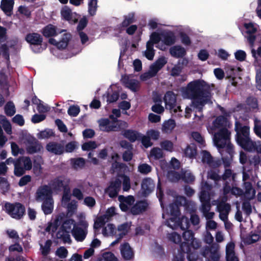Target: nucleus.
Instances as JSON below:
<instances>
[{
	"label": "nucleus",
	"instance_id": "f257e3e1",
	"mask_svg": "<svg viewBox=\"0 0 261 261\" xmlns=\"http://www.w3.org/2000/svg\"><path fill=\"white\" fill-rule=\"evenodd\" d=\"M229 122L224 115H220L216 119L209 123L207 127L209 133L213 135V142L222 156L224 152L228 154L226 158L231 159L233 152V147L229 142V136L227 127Z\"/></svg>",
	"mask_w": 261,
	"mask_h": 261
},
{
	"label": "nucleus",
	"instance_id": "f03ea898",
	"mask_svg": "<svg viewBox=\"0 0 261 261\" xmlns=\"http://www.w3.org/2000/svg\"><path fill=\"white\" fill-rule=\"evenodd\" d=\"M181 92L184 98L193 100V103L199 109V112L211 96L209 86L204 81L201 80L190 82L186 87L182 88Z\"/></svg>",
	"mask_w": 261,
	"mask_h": 261
},
{
	"label": "nucleus",
	"instance_id": "7ed1b4c3",
	"mask_svg": "<svg viewBox=\"0 0 261 261\" xmlns=\"http://www.w3.org/2000/svg\"><path fill=\"white\" fill-rule=\"evenodd\" d=\"M170 215V219L167 221V225L172 229H175L177 227L180 226L182 230L188 228L189 226V222L187 218L182 217L180 221L177 218L179 215V210L178 205L175 204H170L169 207L164 211L163 213V218L166 219L168 216Z\"/></svg>",
	"mask_w": 261,
	"mask_h": 261
},
{
	"label": "nucleus",
	"instance_id": "20e7f679",
	"mask_svg": "<svg viewBox=\"0 0 261 261\" xmlns=\"http://www.w3.org/2000/svg\"><path fill=\"white\" fill-rule=\"evenodd\" d=\"M119 116L110 115L109 118L101 119L98 120L100 130L105 132L117 131L125 128L127 126V123L118 120Z\"/></svg>",
	"mask_w": 261,
	"mask_h": 261
},
{
	"label": "nucleus",
	"instance_id": "39448f33",
	"mask_svg": "<svg viewBox=\"0 0 261 261\" xmlns=\"http://www.w3.org/2000/svg\"><path fill=\"white\" fill-rule=\"evenodd\" d=\"M214 194L211 186L206 182L204 184L202 182L199 198L202 203L201 211L203 214L210 211L211 204H210V201Z\"/></svg>",
	"mask_w": 261,
	"mask_h": 261
},
{
	"label": "nucleus",
	"instance_id": "423d86ee",
	"mask_svg": "<svg viewBox=\"0 0 261 261\" xmlns=\"http://www.w3.org/2000/svg\"><path fill=\"white\" fill-rule=\"evenodd\" d=\"M76 225L73 219H67L64 221L57 232L56 237L61 239L64 243L70 244L71 242L70 233Z\"/></svg>",
	"mask_w": 261,
	"mask_h": 261
},
{
	"label": "nucleus",
	"instance_id": "0eeeda50",
	"mask_svg": "<svg viewBox=\"0 0 261 261\" xmlns=\"http://www.w3.org/2000/svg\"><path fill=\"white\" fill-rule=\"evenodd\" d=\"M258 110V101L255 97L247 98L245 103H239L232 110V112H244V113L257 112Z\"/></svg>",
	"mask_w": 261,
	"mask_h": 261
},
{
	"label": "nucleus",
	"instance_id": "6e6552de",
	"mask_svg": "<svg viewBox=\"0 0 261 261\" xmlns=\"http://www.w3.org/2000/svg\"><path fill=\"white\" fill-rule=\"evenodd\" d=\"M25 40L30 45H33L32 50L35 53H40L46 48L47 44H45L44 48L41 46L43 39L42 36L37 33L28 34L25 37Z\"/></svg>",
	"mask_w": 261,
	"mask_h": 261
},
{
	"label": "nucleus",
	"instance_id": "1a4fd4ad",
	"mask_svg": "<svg viewBox=\"0 0 261 261\" xmlns=\"http://www.w3.org/2000/svg\"><path fill=\"white\" fill-rule=\"evenodd\" d=\"M32 168V163L30 158L22 156L16 160L14 163V173L17 176H20L25 170H30Z\"/></svg>",
	"mask_w": 261,
	"mask_h": 261
},
{
	"label": "nucleus",
	"instance_id": "9d476101",
	"mask_svg": "<svg viewBox=\"0 0 261 261\" xmlns=\"http://www.w3.org/2000/svg\"><path fill=\"white\" fill-rule=\"evenodd\" d=\"M5 210L12 218L19 219L24 214L25 207L21 203H6L5 205Z\"/></svg>",
	"mask_w": 261,
	"mask_h": 261
},
{
	"label": "nucleus",
	"instance_id": "9b49d317",
	"mask_svg": "<svg viewBox=\"0 0 261 261\" xmlns=\"http://www.w3.org/2000/svg\"><path fill=\"white\" fill-rule=\"evenodd\" d=\"M164 101L166 109L169 110L170 113L181 111L180 107L176 105V95L172 91H168L166 92Z\"/></svg>",
	"mask_w": 261,
	"mask_h": 261
},
{
	"label": "nucleus",
	"instance_id": "f8f14e48",
	"mask_svg": "<svg viewBox=\"0 0 261 261\" xmlns=\"http://www.w3.org/2000/svg\"><path fill=\"white\" fill-rule=\"evenodd\" d=\"M184 241L180 245L182 251H189V247L192 246L194 249H197L200 246L199 242L194 238L193 232L190 230L186 231L183 233Z\"/></svg>",
	"mask_w": 261,
	"mask_h": 261
},
{
	"label": "nucleus",
	"instance_id": "ddd939ff",
	"mask_svg": "<svg viewBox=\"0 0 261 261\" xmlns=\"http://www.w3.org/2000/svg\"><path fill=\"white\" fill-rule=\"evenodd\" d=\"M88 222L84 220L80 221L76 227L72 229V234L74 239L79 242H82L87 234Z\"/></svg>",
	"mask_w": 261,
	"mask_h": 261
},
{
	"label": "nucleus",
	"instance_id": "4468645a",
	"mask_svg": "<svg viewBox=\"0 0 261 261\" xmlns=\"http://www.w3.org/2000/svg\"><path fill=\"white\" fill-rule=\"evenodd\" d=\"M168 179L172 181H176L182 179L186 182H191L194 180L195 177L190 171H182L181 175L175 171L170 170L167 174Z\"/></svg>",
	"mask_w": 261,
	"mask_h": 261
},
{
	"label": "nucleus",
	"instance_id": "2eb2a0df",
	"mask_svg": "<svg viewBox=\"0 0 261 261\" xmlns=\"http://www.w3.org/2000/svg\"><path fill=\"white\" fill-rule=\"evenodd\" d=\"M227 199L224 197L222 201L215 200L212 202L213 205H217V211L219 212V217L223 221L227 220V216L230 210V206L229 204L226 203Z\"/></svg>",
	"mask_w": 261,
	"mask_h": 261
},
{
	"label": "nucleus",
	"instance_id": "dca6fc26",
	"mask_svg": "<svg viewBox=\"0 0 261 261\" xmlns=\"http://www.w3.org/2000/svg\"><path fill=\"white\" fill-rule=\"evenodd\" d=\"M116 214V208L114 206L107 209L106 213L103 216L98 217L94 221V229H98L101 227L105 223L109 221L112 217Z\"/></svg>",
	"mask_w": 261,
	"mask_h": 261
},
{
	"label": "nucleus",
	"instance_id": "f3484780",
	"mask_svg": "<svg viewBox=\"0 0 261 261\" xmlns=\"http://www.w3.org/2000/svg\"><path fill=\"white\" fill-rule=\"evenodd\" d=\"M36 199L38 201H44L53 199L52 188L50 186H42L37 190Z\"/></svg>",
	"mask_w": 261,
	"mask_h": 261
},
{
	"label": "nucleus",
	"instance_id": "a211bd4d",
	"mask_svg": "<svg viewBox=\"0 0 261 261\" xmlns=\"http://www.w3.org/2000/svg\"><path fill=\"white\" fill-rule=\"evenodd\" d=\"M25 140L26 149L29 153L37 152L42 149L41 145L33 137L28 136Z\"/></svg>",
	"mask_w": 261,
	"mask_h": 261
},
{
	"label": "nucleus",
	"instance_id": "6ab92c4d",
	"mask_svg": "<svg viewBox=\"0 0 261 261\" xmlns=\"http://www.w3.org/2000/svg\"><path fill=\"white\" fill-rule=\"evenodd\" d=\"M71 38V35L70 34L65 33L59 41H57L55 39L51 37L48 39V42L49 44L56 46L59 49H63L67 46Z\"/></svg>",
	"mask_w": 261,
	"mask_h": 261
},
{
	"label": "nucleus",
	"instance_id": "aec40b11",
	"mask_svg": "<svg viewBox=\"0 0 261 261\" xmlns=\"http://www.w3.org/2000/svg\"><path fill=\"white\" fill-rule=\"evenodd\" d=\"M9 84L7 80L0 79V107L5 102L4 96H10Z\"/></svg>",
	"mask_w": 261,
	"mask_h": 261
},
{
	"label": "nucleus",
	"instance_id": "412c9836",
	"mask_svg": "<svg viewBox=\"0 0 261 261\" xmlns=\"http://www.w3.org/2000/svg\"><path fill=\"white\" fill-rule=\"evenodd\" d=\"M69 182V179L64 177H59L52 181L49 186L53 190L58 191L65 189Z\"/></svg>",
	"mask_w": 261,
	"mask_h": 261
},
{
	"label": "nucleus",
	"instance_id": "4be33fe9",
	"mask_svg": "<svg viewBox=\"0 0 261 261\" xmlns=\"http://www.w3.org/2000/svg\"><path fill=\"white\" fill-rule=\"evenodd\" d=\"M219 246L217 244H213L210 250H206L204 252V256L206 260L207 258H210L213 261H217L219 260L220 255L219 252Z\"/></svg>",
	"mask_w": 261,
	"mask_h": 261
},
{
	"label": "nucleus",
	"instance_id": "5701e85b",
	"mask_svg": "<svg viewBox=\"0 0 261 261\" xmlns=\"http://www.w3.org/2000/svg\"><path fill=\"white\" fill-rule=\"evenodd\" d=\"M118 199L120 201V207L124 212L128 210L135 201L132 196H128L127 197L119 196Z\"/></svg>",
	"mask_w": 261,
	"mask_h": 261
},
{
	"label": "nucleus",
	"instance_id": "b1692460",
	"mask_svg": "<svg viewBox=\"0 0 261 261\" xmlns=\"http://www.w3.org/2000/svg\"><path fill=\"white\" fill-rule=\"evenodd\" d=\"M120 189V182L119 181H116V179L112 181L109 187L107 189L106 192L109 196L113 198L117 196L118 192Z\"/></svg>",
	"mask_w": 261,
	"mask_h": 261
},
{
	"label": "nucleus",
	"instance_id": "393cba45",
	"mask_svg": "<svg viewBox=\"0 0 261 261\" xmlns=\"http://www.w3.org/2000/svg\"><path fill=\"white\" fill-rule=\"evenodd\" d=\"M154 184L150 178L144 179L142 182V191L144 196L150 193L154 188Z\"/></svg>",
	"mask_w": 261,
	"mask_h": 261
},
{
	"label": "nucleus",
	"instance_id": "a878e982",
	"mask_svg": "<svg viewBox=\"0 0 261 261\" xmlns=\"http://www.w3.org/2000/svg\"><path fill=\"white\" fill-rule=\"evenodd\" d=\"M14 5V0H2L1 8L5 14L8 16H11L12 14Z\"/></svg>",
	"mask_w": 261,
	"mask_h": 261
},
{
	"label": "nucleus",
	"instance_id": "bb28decb",
	"mask_svg": "<svg viewBox=\"0 0 261 261\" xmlns=\"http://www.w3.org/2000/svg\"><path fill=\"white\" fill-rule=\"evenodd\" d=\"M41 32L46 38L55 37L58 35L57 27L52 24H48L45 26Z\"/></svg>",
	"mask_w": 261,
	"mask_h": 261
},
{
	"label": "nucleus",
	"instance_id": "cd10ccee",
	"mask_svg": "<svg viewBox=\"0 0 261 261\" xmlns=\"http://www.w3.org/2000/svg\"><path fill=\"white\" fill-rule=\"evenodd\" d=\"M237 141L240 146L244 149L248 151H253L255 142H253L250 138L243 139L241 136L237 138Z\"/></svg>",
	"mask_w": 261,
	"mask_h": 261
},
{
	"label": "nucleus",
	"instance_id": "c85d7f7f",
	"mask_svg": "<svg viewBox=\"0 0 261 261\" xmlns=\"http://www.w3.org/2000/svg\"><path fill=\"white\" fill-rule=\"evenodd\" d=\"M169 52L170 55L175 58H183L186 55L185 48L180 45H175L170 48Z\"/></svg>",
	"mask_w": 261,
	"mask_h": 261
},
{
	"label": "nucleus",
	"instance_id": "c756f323",
	"mask_svg": "<svg viewBox=\"0 0 261 261\" xmlns=\"http://www.w3.org/2000/svg\"><path fill=\"white\" fill-rule=\"evenodd\" d=\"M132 225L131 222H125L118 226L116 237H119V239H122L126 235L130 230Z\"/></svg>",
	"mask_w": 261,
	"mask_h": 261
},
{
	"label": "nucleus",
	"instance_id": "7c9ffc66",
	"mask_svg": "<svg viewBox=\"0 0 261 261\" xmlns=\"http://www.w3.org/2000/svg\"><path fill=\"white\" fill-rule=\"evenodd\" d=\"M120 251L122 257L126 260H129L134 257V252L132 249L127 243L121 245Z\"/></svg>",
	"mask_w": 261,
	"mask_h": 261
},
{
	"label": "nucleus",
	"instance_id": "2f4dec72",
	"mask_svg": "<svg viewBox=\"0 0 261 261\" xmlns=\"http://www.w3.org/2000/svg\"><path fill=\"white\" fill-rule=\"evenodd\" d=\"M47 150L55 154H61L64 152V147L63 145L54 142H50L47 144L46 146Z\"/></svg>",
	"mask_w": 261,
	"mask_h": 261
},
{
	"label": "nucleus",
	"instance_id": "473e14b6",
	"mask_svg": "<svg viewBox=\"0 0 261 261\" xmlns=\"http://www.w3.org/2000/svg\"><path fill=\"white\" fill-rule=\"evenodd\" d=\"M234 244L230 242L226 247V256L227 261H238V258L234 252Z\"/></svg>",
	"mask_w": 261,
	"mask_h": 261
},
{
	"label": "nucleus",
	"instance_id": "72a5a7b5",
	"mask_svg": "<svg viewBox=\"0 0 261 261\" xmlns=\"http://www.w3.org/2000/svg\"><path fill=\"white\" fill-rule=\"evenodd\" d=\"M236 130L237 132L238 137L241 136L243 139L249 138V128L247 126L242 127L241 124L236 122Z\"/></svg>",
	"mask_w": 261,
	"mask_h": 261
},
{
	"label": "nucleus",
	"instance_id": "f704fd0d",
	"mask_svg": "<svg viewBox=\"0 0 261 261\" xmlns=\"http://www.w3.org/2000/svg\"><path fill=\"white\" fill-rule=\"evenodd\" d=\"M101 233L105 237H111L114 236L116 237V228L114 225L109 223L102 227Z\"/></svg>",
	"mask_w": 261,
	"mask_h": 261
},
{
	"label": "nucleus",
	"instance_id": "c9c22d12",
	"mask_svg": "<svg viewBox=\"0 0 261 261\" xmlns=\"http://www.w3.org/2000/svg\"><path fill=\"white\" fill-rule=\"evenodd\" d=\"M116 181H119L120 186L122 185V189L124 191H128L130 189V181L129 177L125 175H119L116 179Z\"/></svg>",
	"mask_w": 261,
	"mask_h": 261
},
{
	"label": "nucleus",
	"instance_id": "e433bc0d",
	"mask_svg": "<svg viewBox=\"0 0 261 261\" xmlns=\"http://www.w3.org/2000/svg\"><path fill=\"white\" fill-rule=\"evenodd\" d=\"M245 27L247 30H248L247 31V33L249 34L248 37V40L249 43L251 45H253L255 41L256 37L255 35H252V34L256 32V29L253 27L252 23H246Z\"/></svg>",
	"mask_w": 261,
	"mask_h": 261
},
{
	"label": "nucleus",
	"instance_id": "4c0bfd02",
	"mask_svg": "<svg viewBox=\"0 0 261 261\" xmlns=\"http://www.w3.org/2000/svg\"><path fill=\"white\" fill-rule=\"evenodd\" d=\"M163 41L166 45H171L175 42V36L171 31L167 32L162 35Z\"/></svg>",
	"mask_w": 261,
	"mask_h": 261
},
{
	"label": "nucleus",
	"instance_id": "58836bf2",
	"mask_svg": "<svg viewBox=\"0 0 261 261\" xmlns=\"http://www.w3.org/2000/svg\"><path fill=\"white\" fill-rule=\"evenodd\" d=\"M123 17V21L120 24L121 28H126L136 21L135 13L133 12L128 13L127 15H124Z\"/></svg>",
	"mask_w": 261,
	"mask_h": 261
},
{
	"label": "nucleus",
	"instance_id": "ea45409f",
	"mask_svg": "<svg viewBox=\"0 0 261 261\" xmlns=\"http://www.w3.org/2000/svg\"><path fill=\"white\" fill-rule=\"evenodd\" d=\"M147 206V203L144 201L138 202L132 207L131 209L132 213L134 215H137L144 211Z\"/></svg>",
	"mask_w": 261,
	"mask_h": 261
},
{
	"label": "nucleus",
	"instance_id": "a19ab883",
	"mask_svg": "<svg viewBox=\"0 0 261 261\" xmlns=\"http://www.w3.org/2000/svg\"><path fill=\"white\" fill-rule=\"evenodd\" d=\"M63 216H58L53 222L49 223L46 228L48 232H55L57 229V227L61 223Z\"/></svg>",
	"mask_w": 261,
	"mask_h": 261
},
{
	"label": "nucleus",
	"instance_id": "79ce46f5",
	"mask_svg": "<svg viewBox=\"0 0 261 261\" xmlns=\"http://www.w3.org/2000/svg\"><path fill=\"white\" fill-rule=\"evenodd\" d=\"M41 207L45 215L50 214L54 210L53 199L44 201Z\"/></svg>",
	"mask_w": 261,
	"mask_h": 261
},
{
	"label": "nucleus",
	"instance_id": "37998d69",
	"mask_svg": "<svg viewBox=\"0 0 261 261\" xmlns=\"http://www.w3.org/2000/svg\"><path fill=\"white\" fill-rule=\"evenodd\" d=\"M244 186L245 188V197L248 199L253 198L255 195V192L252 188L251 184L249 182H246L244 183Z\"/></svg>",
	"mask_w": 261,
	"mask_h": 261
},
{
	"label": "nucleus",
	"instance_id": "c03bdc74",
	"mask_svg": "<svg viewBox=\"0 0 261 261\" xmlns=\"http://www.w3.org/2000/svg\"><path fill=\"white\" fill-rule=\"evenodd\" d=\"M123 135L132 142H134L137 139H140V134L136 132L127 130L123 132Z\"/></svg>",
	"mask_w": 261,
	"mask_h": 261
},
{
	"label": "nucleus",
	"instance_id": "a18cd8bd",
	"mask_svg": "<svg viewBox=\"0 0 261 261\" xmlns=\"http://www.w3.org/2000/svg\"><path fill=\"white\" fill-rule=\"evenodd\" d=\"M162 150L158 147L153 148L150 152L149 157L150 159H160L163 156Z\"/></svg>",
	"mask_w": 261,
	"mask_h": 261
},
{
	"label": "nucleus",
	"instance_id": "49530a36",
	"mask_svg": "<svg viewBox=\"0 0 261 261\" xmlns=\"http://www.w3.org/2000/svg\"><path fill=\"white\" fill-rule=\"evenodd\" d=\"M167 238L168 241L175 244H179L181 241L180 234L175 231L168 233L167 234Z\"/></svg>",
	"mask_w": 261,
	"mask_h": 261
},
{
	"label": "nucleus",
	"instance_id": "de8ad7c7",
	"mask_svg": "<svg viewBox=\"0 0 261 261\" xmlns=\"http://www.w3.org/2000/svg\"><path fill=\"white\" fill-rule=\"evenodd\" d=\"M72 167L76 169L82 168L85 164V161L83 158L72 159L70 160Z\"/></svg>",
	"mask_w": 261,
	"mask_h": 261
},
{
	"label": "nucleus",
	"instance_id": "09e8293b",
	"mask_svg": "<svg viewBox=\"0 0 261 261\" xmlns=\"http://www.w3.org/2000/svg\"><path fill=\"white\" fill-rule=\"evenodd\" d=\"M201 162L206 163L210 166L213 164V159L209 152L205 150H202L200 153Z\"/></svg>",
	"mask_w": 261,
	"mask_h": 261
},
{
	"label": "nucleus",
	"instance_id": "8fccbe9b",
	"mask_svg": "<svg viewBox=\"0 0 261 261\" xmlns=\"http://www.w3.org/2000/svg\"><path fill=\"white\" fill-rule=\"evenodd\" d=\"M54 136V133L52 129H45L38 133L37 137L39 139H46Z\"/></svg>",
	"mask_w": 261,
	"mask_h": 261
},
{
	"label": "nucleus",
	"instance_id": "3c124183",
	"mask_svg": "<svg viewBox=\"0 0 261 261\" xmlns=\"http://www.w3.org/2000/svg\"><path fill=\"white\" fill-rule=\"evenodd\" d=\"M62 18L67 21H71L72 19V14L71 10L67 6H65L61 11Z\"/></svg>",
	"mask_w": 261,
	"mask_h": 261
},
{
	"label": "nucleus",
	"instance_id": "603ef678",
	"mask_svg": "<svg viewBox=\"0 0 261 261\" xmlns=\"http://www.w3.org/2000/svg\"><path fill=\"white\" fill-rule=\"evenodd\" d=\"M6 59L7 62H10L9 48L6 44H2L0 46V56Z\"/></svg>",
	"mask_w": 261,
	"mask_h": 261
},
{
	"label": "nucleus",
	"instance_id": "864d4df0",
	"mask_svg": "<svg viewBox=\"0 0 261 261\" xmlns=\"http://www.w3.org/2000/svg\"><path fill=\"white\" fill-rule=\"evenodd\" d=\"M175 126V124L174 121L172 119H169L163 123V131L167 133H170L174 128Z\"/></svg>",
	"mask_w": 261,
	"mask_h": 261
},
{
	"label": "nucleus",
	"instance_id": "5fc2aeb1",
	"mask_svg": "<svg viewBox=\"0 0 261 261\" xmlns=\"http://www.w3.org/2000/svg\"><path fill=\"white\" fill-rule=\"evenodd\" d=\"M97 8V0H90L88 3V12L93 16L96 14Z\"/></svg>",
	"mask_w": 261,
	"mask_h": 261
},
{
	"label": "nucleus",
	"instance_id": "6e6d98bb",
	"mask_svg": "<svg viewBox=\"0 0 261 261\" xmlns=\"http://www.w3.org/2000/svg\"><path fill=\"white\" fill-rule=\"evenodd\" d=\"M5 114H15L16 109L13 101H9L4 107Z\"/></svg>",
	"mask_w": 261,
	"mask_h": 261
},
{
	"label": "nucleus",
	"instance_id": "4d7b16f0",
	"mask_svg": "<svg viewBox=\"0 0 261 261\" xmlns=\"http://www.w3.org/2000/svg\"><path fill=\"white\" fill-rule=\"evenodd\" d=\"M186 155L190 158H194L196 154V146L194 144H191L188 146L185 150Z\"/></svg>",
	"mask_w": 261,
	"mask_h": 261
},
{
	"label": "nucleus",
	"instance_id": "13d9d810",
	"mask_svg": "<svg viewBox=\"0 0 261 261\" xmlns=\"http://www.w3.org/2000/svg\"><path fill=\"white\" fill-rule=\"evenodd\" d=\"M52 244V242L51 240H47L44 245L40 244V250L43 255H46L48 254L50 251V247Z\"/></svg>",
	"mask_w": 261,
	"mask_h": 261
},
{
	"label": "nucleus",
	"instance_id": "bf43d9fd",
	"mask_svg": "<svg viewBox=\"0 0 261 261\" xmlns=\"http://www.w3.org/2000/svg\"><path fill=\"white\" fill-rule=\"evenodd\" d=\"M230 191H231V193L233 195H236V196L241 195L242 194V193H243V191H242V190L239 189V188H236V187H233L231 189H230V188L229 186H225L224 187V193L225 195L227 194L228 193H229V192Z\"/></svg>",
	"mask_w": 261,
	"mask_h": 261
},
{
	"label": "nucleus",
	"instance_id": "052dcab7",
	"mask_svg": "<svg viewBox=\"0 0 261 261\" xmlns=\"http://www.w3.org/2000/svg\"><path fill=\"white\" fill-rule=\"evenodd\" d=\"M107 101L108 103H113L116 102L119 97V93L117 91H114L111 94L108 92L106 93Z\"/></svg>",
	"mask_w": 261,
	"mask_h": 261
},
{
	"label": "nucleus",
	"instance_id": "680f3d73",
	"mask_svg": "<svg viewBox=\"0 0 261 261\" xmlns=\"http://www.w3.org/2000/svg\"><path fill=\"white\" fill-rule=\"evenodd\" d=\"M160 145L162 149L168 151L172 152L173 151V144L169 140H165L160 143Z\"/></svg>",
	"mask_w": 261,
	"mask_h": 261
},
{
	"label": "nucleus",
	"instance_id": "e2e57ef3",
	"mask_svg": "<svg viewBox=\"0 0 261 261\" xmlns=\"http://www.w3.org/2000/svg\"><path fill=\"white\" fill-rule=\"evenodd\" d=\"M39 113L41 114L49 112L51 109L48 105L44 103L42 101L38 106L36 107Z\"/></svg>",
	"mask_w": 261,
	"mask_h": 261
},
{
	"label": "nucleus",
	"instance_id": "0e129e2a",
	"mask_svg": "<svg viewBox=\"0 0 261 261\" xmlns=\"http://www.w3.org/2000/svg\"><path fill=\"white\" fill-rule=\"evenodd\" d=\"M190 249L188 252L182 251L184 253L188 254V258L189 261H196L197 259V255L195 252L196 249H194L192 246L189 247Z\"/></svg>",
	"mask_w": 261,
	"mask_h": 261
},
{
	"label": "nucleus",
	"instance_id": "69168bd1",
	"mask_svg": "<svg viewBox=\"0 0 261 261\" xmlns=\"http://www.w3.org/2000/svg\"><path fill=\"white\" fill-rule=\"evenodd\" d=\"M68 251L64 247H60L56 251V255L60 258H65L68 255Z\"/></svg>",
	"mask_w": 261,
	"mask_h": 261
},
{
	"label": "nucleus",
	"instance_id": "338daca9",
	"mask_svg": "<svg viewBox=\"0 0 261 261\" xmlns=\"http://www.w3.org/2000/svg\"><path fill=\"white\" fill-rule=\"evenodd\" d=\"M101 261H118V260L112 252H107L103 253Z\"/></svg>",
	"mask_w": 261,
	"mask_h": 261
},
{
	"label": "nucleus",
	"instance_id": "774afa93",
	"mask_svg": "<svg viewBox=\"0 0 261 261\" xmlns=\"http://www.w3.org/2000/svg\"><path fill=\"white\" fill-rule=\"evenodd\" d=\"M97 145L94 141L86 142L82 145L83 150L90 151L97 147Z\"/></svg>",
	"mask_w": 261,
	"mask_h": 261
}]
</instances>
